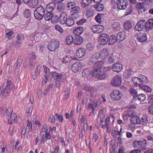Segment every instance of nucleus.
I'll use <instances>...</instances> for the list:
<instances>
[{
	"label": "nucleus",
	"instance_id": "obj_21",
	"mask_svg": "<svg viewBox=\"0 0 153 153\" xmlns=\"http://www.w3.org/2000/svg\"><path fill=\"white\" fill-rule=\"evenodd\" d=\"M131 122L133 124H140L141 123V121L138 116H136L132 117L130 119Z\"/></svg>",
	"mask_w": 153,
	"mask_h": 153
},
{
	"label": "nucleus",
	"instance_id": "obj_40",
	"mask_svg": "<svg viewBox=\"0 0 153 153\" xmlns=\"http://www.w3.org/2000/svg\"><path fill=\"white\" fill-rule=\"evenodd\" d=\"M129 91L131 95H133L134 98L135 99L138 94L137 91L134 88H131L129 89Z\"/></svg>",
	"mask_w": 153,
	"mask_h": 153
},
{
	"label": "nucleus",
	"instance_id": "obj_53",
	"mask_svg": "<svg viewBox=\"0 0 153 153\" xmlns=\"http://www.w3.org/2000/svg\"><path fill=\"white\" fill-rule=\"evenodd\" d=\"M64 93H65V100H67L68 98L69 94L70 93V89L68 88H66L65 91Z\"/></svg>",
	"mask_w": 153,
	"mask_h": 153
},
{
	"label": "nucleus",
	"instance_id": "obj_27",
	"mask_svg": "<svg viewBox=\"0 0 153 153\" xmlns=\"http://www.w3.org/2000/svg\"><path fill=\"white\" fill-rule=\"evenodd\" d=\"M83 41V38L81 36H77L76 37L74 41V44L75 45H80Z\"/></svg>",
	"mask_w": 153,
	"mask_h": 153
},
{
	"label": "nucleus",
	"instance_id": "obj_52",
	"mask_svg": "<svg viewBox=\"0 0 153 153\" xmlns=\"http://www.w3.org/2000/svg\"><path fill=\"white\" fill-rule=\"evenodd\" d=\"M132 9L131 6L129 5L128 6L126 10V15H128L131 14L132 13Z\"/></svg>",
	"mask_w": 153,
	"mask_h": 153
},
{
	"label": "nucleus",
	"instance_id": "obj_19",
	"mask_svg": "<svg viewBox=\"0 0 153 153\" xmlns=\"http://www.w3.org/2000/svg\"><path fill=\"white\" fill-rule=\"evenodd\" d=\"M86 51L84 48H79L76 52V55L78 57L81 58L85 54Z\"/></svg>",
	"mask_w": 153,
	"mask_h": 153
},
{
	"label": "nucleus",
	"instance_id": "obj_31",
	"mask_svg": "<svg viewBox=\"0 0 153 153\" xmlns=\"http://www.w3.org/2000/svg\"><path fill=\"white\" fill-rule=\"evenodd\" d=\"M10 116L11 120L14 122H17L20 119V117L17 116L15 114H11Z\"/></svg>",
	"mask_w": 153,
	"mask_h": 153
},
{
	"label": "nucleus",
	"instance_id": "obj_38",
	"mask_svg": "<svg viewBox=\"0 0 153 153\" xmlns=\"http://www.w3.org/2000/svg\"><path fill=\"white\" fill-rule=\"evenodd\" d=\"M53 86V84L52 83H51L48 85L47 88L43 92V94L45 95H46L47 94L48 92L52 88Z\"/></svg>",
	"mask_w": 153,
	"mask_h": 153
},
{
	"label": "nucleus",
	"instance_id": "obj_5",
	"mask_svg": "<svg viewBox=\"0 0 153 153\" xmlns=\"http://www.w3.org/2000/svg\"><path fill=\"white\" fill-rule=\"evenodd\" d=\"M112 2L115 4L117 8L120 10L125 9L128 5L126 0H112Z\"/></svg>",
	"mask_w": 153,
	"mask_h": 153
},
{
	"label": "nucleus",
	"instance_id": "obj_4",
	"mask_svg": "<svg viewBox=\"0 0 153 153\" xmlns=\"http://www.w3.org/2000/svg\"><path fill=\"white\" fill-rule=\"evenodd\" d=\"M148 21L146 22L145 20H140L137 23L134 27V30L137 31H140L142 30L145 27V30L147 31L148 30L147 28L148 27L149 25V22H148Z\"/></svg>",
	"mask_w": 153,
	"mask_h": 153
},
{
	"label": "nucleus",
	"instance_id": "obj_62",
	"mask_svg": "<svg viewBox=\"0 0 153 153\" xmlns=\"http://www.w3.org/2000/svg\"><path fill=\"white\" fill-rule=\"evenodd\" d=\"M49 121L52 123H53L55 122V117L53 115H51L49 117Z\"/></svg>",
	"mask_w": 153,
	"mask_h": 153
},
{
	"label": "nucleus",
	"instance_id": "obj_26",
	"mask_svg": "<svg viewBox=\"0 0 153 153\" xmlns=\"http://www.w3.org/2000/svg\"><path fill=\"white\" fill-rule=\"evenodd\" d=\"M53 13L52 12H47L46 11L45 13L44 16L45 19L46 21H49L51 19L53 16Z\"/></svg>",
	"mask_w": 153,
	"mask_h": 153
},
{
	"label": "nucleus",
	"instance_id": "obj_49",
	"mask_svg": "<svg viewBox=\"0 0 153 153\" xmlns=\"http://www.w3.org/2000/svg\"><path fill=\"white\" fill-rule=\"evenodd\" d=\"M120 26V24L118 22H114L112 25V28L116 30L119 29Z\"/></svg>",
	"mask_w": 153,
	"mask_h": 153
},
{
	"label": "nucleus",
	"instance_id": "obj_57",
	"mask_svg": "<svg viewBox=\"0 0 153 153\" xmlns=\"http://www.w3.org/2000/svg\"><path fill=\"white\" fill-rule=\"evenodd\" d=\"M61 61L63 63L68 64L69 63V59L67 56L61 59Z\"/></svg>",
	"mask_w": 153,
	"mask_h": 153
},
{
	"label": "nucleus",
	"instance_id": "obj_64",
	"mask_svg": "<svg viewBox=\"0 0 153 153\" xmlns=\"http://www.w3.org/2000/svg\"><path fill=\"white\" fill-rule=\"evenodd\" d=\"M86 20L84 18L80 20L79 21L77 22V24L78 25H81L85 23Z\"/></svg>",
	"mask_w": 153,
	"mask_h": 153
},
{
	"label": "nucleus",
	"instance_id": "obj_24",
	"mask_svg": "<svg viewBox=\"0 0 153 153\" xmlns=\"http://www.w3.org/2000/svg\"><path fill=\"white\" fill-rule=\"evenodd\" d=\"M76 6V3L73 0L69 1L67 4V7L69 10H71Z\"/></svg>",
	"mask_w": 153,
	"mask_h": 153
},
{
	"label": "nucleus",
	"instance_id": "obj_15",
	"mask_svg": "<svg viewBox=\"0 0 153 153\" xmlns=\"http://www.w3.org/2000/svg\"><path fill=\"white\" fill-rule=\"evenodd\" d=\"M126 37V32L124 31H122L119 32L117 34V41L120 42L124 40Z\"/></svg>",
	"mask_w": 153,
	"mask_h": 153
},
{
	"label": "nucleus",
	"instance_id": "obj_18",
	"mask_svg": "<svg viewBox=\"0 0 153 153\" xmlns=\"http://www.w3.org/2000/svg\"><path fill=\"white\" fill-rule=\"evenodd\" d=\"M56 4L53 2L49 3L47 4L45 8L46 11L47 12H52L55 9Z\"/></svg>",
	"mask_w": 153,
	"mask_h": 153
},
{
	"label": "nucleus",
	"instance_id": "obj_42",
	"mask_svg": "<svg viewBox=\"0 0 153 153\" xmlns=\"http://www.w3.org/2000/svg\"><path fill=\"white\" fill-rule=\"evenodd\" d=\"M148 22H149V27H148L149 28H147V29L149 31L153 28V19H149Z\"/></svg>",
	"mask_w": 153,
	"mask_h": 153
},
{
	"label": "nucleus",
	"instance_id": "obj_11",
	"mask_svg": "<svg viewBox=\"0 0 153 153\" xmlns=\"http://www.w3.org/2000/svg\"><path fill=\"white\" fill-rule=\"evenodd\" d=\"M111 96L113 100H117L120 99L121 98L122 94L119 91L115 90L111 94Z\"/></svg>",
	"mask_w": 153,
	"mask_h": 153
},
{
	"label": "nucleus",
	"instance_id": "obj_36",
	"mask_svg": "<svg viewBox=\"0 0 153 153\" xmlns=\"http://www.w3.org/2000/svg\"><path fill=\"white\" fill-rule=\"evenodd\" d=\"M81 11V10L80 7L77 6L71 10V12L72 13H80Z\"/></svg>",
	"mask_w": 153,
	"mask_h": 153
},
{
	"label": "nucleus",
	"instance_id": "obj_45",
	"mask_svg": "<svg viewBox=\"0 0 153 153\" xmlns=\"http://www.w3.org/2000/svg\"><path fill=\"white\" fill-rule=\"evenodd\" d=\"M121 131V128L120 132L116 130H112L111 133L112 135L115 138L117 137V135H120Z\"/></svg>",
	"mask_w": 153,
	"mask_h": 153
},
{
	"label": "nucleus",
	"instance_id": "obj_51",
	"mask_svg": "<svg viewBox=\"0 0 153 153\" xmlns=\"http://www.w3.org/2000/svg\"><path fill=\"white\" fill-rule=\"evenodd\" d=\"M6 32L5 37L7 38H8L10 36H11L13 33V31L9 30H6Z\"/></svg>",
	"mask_w": 153,
	"mask_h": 153
},
{
	"label": "nucleus",
	"instance_id": "obj_13",
	"mask_svg": "<svg viewBox=\"0 0 153 153\" xmlns=\"http://www.w3.org/2000/svg\"><path fill=\"white\" fill-rule=\"evenodd\" d=\"M109 54L107 48H104L101 50L99 53V57L100 58L104 59L108 56Z\"/></svg>",
	"mask_w": 153,
	"mask_h": 153
},
{
	"label": "nucleus",
	"instance_id": "obj_34",
	"mask_svg": "<svg viewBox=\"0 0 153 153\" xmlns=\"http://www.w3.org/2000/svg\"><path fill=\"white\" fill-rule=\"evenodd\" d=\"M140 88L145 91L147 92H150L152 91V89L150 87L143 84L142 85H140Z\"/></svg>",
	"mask_w": 153,
	"mask_h": 153
},
{
	"label": "nucleus",
	"instance_id": "obj_59",
	"mask_svg": "<svg viewBox=\"0 0 153 153\" xmlns=\"http://www.w3.org/2000/svg\"><path fill=\"white\" fill-rule=\"evenodd\" d=\"M54 28L56 30L59 31L60 33L63 32V30L62 28L59 25H56L54 26Z\"/></svg>",
	"mask_w": 153,
	"mask_h": 153
},
{
	"label": "nucleus",
	"instance_id": "obj_30",
	"mask_svg": "<svg viewBox=\"0 0 153 153\" xmlns=\"http://www.w3.org/2000/svg\"><path fill=\"white\" fill-rule=\"evenodd\" d=\"M74 39L73 37L70 36H68L66 38V41L65 43L68 45H70L71 44V43L74 42Z\"/></svg>",
	"mask_w": 153,
	"mask_h": 153
},
{
	"label": "nucleus",
	"instance_id": "obj_3",
	"mask_svg": "<svg viewBox=\"0 0 153 153\" xmlns=\"http://www.w3.org/2000/svg\"><path fill=\"white\" fill-rule=\"evenodd\" d=\"M60 22L62 24H66L68 26H71L74 23V21L72 18H68V15L66 12H62L60 17Z\"/></svg>",
	"mask_w": 153,
	"mask_h": 153
},
{
	"label": "nucleus",
	"instance_id": "obj_50",
	"mask_svg": "<svg viewBox=\"0 0 153 153\" xmlns=\"http://www.w3.org/2000/svg\"><path fill=\"white\" fill-rule=\"evenodd\" d=\"M148 100L149 103L153 105V94H149L148 96Z\"/></svg>",
	"mask_w": 153,
	"mask_h": 153
},
{
	"label": "nucleus",
	"instance_id": "obj_28",
	"mask_svg": "<svg viewBox=\"0 0 153 153\" xmlns=\"http://www.w3.org/2000/svg\"><path fill=\"white\" fill-rule=\"evenodd\" d=\"M117 41V37L114 35H111L109 39V43L110 45H114Z\"/></svg>",
	"mask_w": 153,
	"mask_h": 153
},
{
	"label": "nucleus",
	"instance_id": "obj_9",
	"mask_svg": "<svg viewBox=\"0 0 153 153\" xmlns=\"http://www.w3.org/2000/svg\"><path fill=\"white\" fill-rule=\"evenodd\" d=\"M137 40L140 42H143L147 39L146 33L144 31H142L138 33L137 35Z\"/></svg>",
	"mask_w": 153,
	"mask_h": 153
},
{
	"label": "nucleus",
	"instance_id": "obj_44",
	"mask_svg": "<svg viewBox=\"0 0 153 153\" xmlns=\"http://www.w3.org/2000/svg\"><path fill=\"white\" fill-rule=\"evenodd\" d=\"M12 110L11 108L8 107L7 108L5 111V115L6 116H9L12 114Z\"/></svg>",
	"mask_w": 153,
	"mask_h": 153
},
{
	"label": "nucleus",
	"instance_id": "obj_41",
	"mask_svg": "<svg viewBox=\"0 0 153 153\" xmlns=\"http://www.w3.org/2000/svg\"><path fill=\"white\" fill-rule=\"evenodd\" d=\"M104 6L102 4L100 3H97L96 5L95 6L96 10L98 11H100L103 9Z\"/></svg>",
	"mask_w": 153,
	"mask_h": 153
},
{
	"label": "nucleus",
	"instance_id": "obj_39",
	"mask_svg": "<svg viewBox=\"0 0 153 153\" xmlns=\"http://www.w3.org/2000/svg\"><path fill=\"white\" fill-rule=\"evenodd\" d=\"M90 74V70L88 68L85 69L82 72V76L83 77H87L89 76Z\"/></svg>",
	"mask_w": 153,
	"mask_h": 153
},
{
	"label": "nucleus",
	"instance_id": "obj_60",
	"mask_svg": "<svg viewBox=\"0 0 153 153\" xmlns=\"http://www.w3.org/2000/svg\"><path fill=\"white\" fill-rule=\"evenodd\" d=\"M91 102H92V104L94 107L95 108L100 104V100H97L96 102L94 101H92Z\"/></svg>",
	"mask_w": 153,
	"mask_h": 153
},
{
	"label": "nucleus",
	"instance_id": "obj_46",
	"mask_svg": "<svg viewBox=\"0 0 153 153\" xmlns=\"http://www.w3.org/2000/svg\"><path fill=\"white\" fill-rule=\"evenodd\" d=\"M59 18L58 16H53L51 19V22L53 23H56L59 20Z\"/></svg>",
	"mask_w": 153,
	"mask_h": 153
},
{
	"label": "nucleus",
	"instance_id": "obj_58",
	"mask_svg": "<svg viewBox=\"0 0 153 153\" xmlns=\"http://www.w3.org/2000/svg\"><path fill=\"white\" fill-rule=\"evenodd\" d=\"M128 114L129 116L131 117L136 116V113L132 111H129Z\"/></svg>",
	"mask_w": 153,
	"mask_h": 153
},
{
	"label": "nucleus",
	"instance_id": "obj_1",
	"mask_svg": "<svg viewBox=\"0 0 153 153\" xmlns=\"http://www.w3.org/2000/svg\"><path fill=\"white\" fill-rule=\"evenodd\" d=\"M104 65V62L103 61H100L95 63L94 66V70L91 72L93 77L98 78L100 80L105 79L106 74L102 71Z\"/></svg>",
	"mask_w": 153,
	"mask_h": 153
},
{
	"label": "nucleus",
	"instance_id": "obj_29",
	"mask_svg": "<svg viewBox=\"0 0 153 153\" xmlns=\"http://www.w3.org/2000/svg\"><path fill=\"white\" fill-rule=\"evenodd\" d=\"M135 99H137L140 101L143 102L146 99V96L144 94H137Z\"/></svg>",
	"mask_w": 153,
	"mask_h": 153
},
{
	"label": "nucleus",
	"instance_id": "obj_23",
	"mask_svg": "<svg viewBox=\"0 0 153 153\" xmlns=\"http://www.w3.org/2000/svg\"><path fill=\"white\" fill-rule=\"evenodd\" d=\"M134 25L132 22L129 21H126L124 23L123 26L125 29L128 30L133 27Z\"/></svg>",
	"mask_w": 153,
	"mask_h": 153
},
{
	"label": "nucleus",
	"instance_id": "obj_12",
	"mask_svg": "<svg viewBox=\"0 0 153 153\" xmlns=\"http://www.w3.org/2000/svg\"><path fill=\"white\" fill-rule=\"evenodd\" d=\"M104 27L100 25H94L92 27V30L95 33H100L102 32L104 30Z\"/></svg>",
	"mask_w": 153,
	"mask_h": 153
},
{
	"label": "nucleus",
	"instance_id": "obj_37",
	"mask_svg": "<svg viewBox=\"0 0 153 153\" xmlns=\"http://www.w3.org/2000/svg\"><path fill=\"white\" fill-rule=\"evenodd\" d=\"M94 13V10L92 9H89L87 10L85 15L87 18H88L92 16Z\"/></svg>",
	"mask_w": 153,
	"mask_h": 153
},
{
	"label": "nucleus",
	"instance_id": "obj_54",
	"mask_svg": "<svg viewBox=\"0 0 153 153\" xmlns=\"http://www.w3.org/2000/svg\"><path fill=\"white\" fill-rule=\"evenodd\" d=\"M33 108L31 106H30L27 110L25 113V114L27 116H30L32 111Z\"/></svg>",
	"mask_w": 153,
	"mask_h": 153
},
{
	"label": "nucleus",
	"instance_id": "obj_10",
	"mask_svg": "<svg viewBox=\"0 0 153 153\" xmlns=\"http://www.w3.org/2000/svg\"><path fill=\"white\" fill-rule=\"evenodd\" d=\"M82 63L81 62H75L72 65L71 70L73 72L76 73L82 68Z\"/></svg>",
	"mask_w": 153,
	"mask_h": 153
},
{
	"label": "nucleus",
	"instance_id": "obj_61",
	"mask_svg": "<svg viewBox=\"0 0 153 153\" xmlns=\"http://www.w3.org/2000/svg\"><path fill=\"white\" fill-rule=\"evenodd\" d=\"M140 141L135 140L133 143V146L134 147H140Z\"/></svg>",
	"mask_w": 153,
	"mask_h": 153
},
{
	"label": "nucleus",
	"instance_id": "obj_2",
	"mask_svg": "<svg viewBox=\"0 0 153 153\" xmlns=\"http://www.w3.org/2000/svg\"><path fill=\"white\" fill-rule=\"evenodd\" d=\"M104 65V62L103 61H100L95 63L94 66V70L91 72L93 77L98 78L100 80L105 79L106 74L102 71Z\"/></svg>",
	"mask_w": 153,
	"mask_h": 153
},
{
	"label": "nucleus",
	"instance_id": "obj_22",
	"mask_svg": "<svg viewBox=\"0 0 153 153\" xmlns=\"http://www.w3.org/2000/svg\"><path fill=\"white\" fill-rule=\"evenodd\" d=\"M83 29L82 27H78L76 28L74 31V34L77 36L79 35L83 32Z\"/></svg>",
	"mask_w": 153,
	"mask_h": 153
},
{
	"label": "nucleus",
	"instance_id": "obj_43",
	"mask_svg": "<svg viewBox=\"0 0 153 153\" xmlns=\"http://www.w3.org/2000/svg\"><path fill=\"white\" fill-rule=\"evenodd\" d=\"M117 60V57L116 56H114L113 55H111V56L108 59L109 62L110 63H112Z\"/></svg>",
	"mask_w": 153,
	"mask_h": 153
},
{
	"label": "nucleus",
	"instance_id": "obj_55",
	"mask_svg": "<svg viewBox=\"0 0 153 153\" xmlns=\"http://www.w3.org/2000/svg\"><path fill=\"white\" fill-rule=\"evenodd\" d=\"M55 116L56 117V120L62 123L63 121V117L62 116L59 115L58 114H55Z\"/></svg>",
	"mask_w": 153,
	"mask_h": 153
},
{
	"label": "nucleus",
	"instance_id": "obj_8",
	"mask_svg": "<svg viewBox=\"0 0 153 153\" xmlns=\"http://www.w3.org/2000/svg\"><path fill=\"white\" fill-rule=\"evenodd\" d=\"M59 43L56 41H52L49 43L47 47L49 50L53 51L55 50L59 47Z\"/></svg>",
	"mask_w": 153,
	"mask_h": 153
},
{
	"label": "nucleus",
	"instance_id": "obj_20",
	"mask_svg": "<svg viewBox=\"0 0 153 153\" xmlns=\"http://www.w3.org/2000/svg\"><path fill=\"white\" fill-rule=\"evenodd\" d=\"M147 142V140L145 139L142 140H140V146L139 147L141 148V150H144L146 149V147L148 144Z\"/></svg>",
	"mask_w": 153,
	"mask_h": 153
},
{
	"label": "nucleus",
	"instance_id": "obj_32",
	"mask_svg": "<svg viewBox=\"0 0 153 153\" xmlns=\"http://www.w3.org/2000/svg\"><path fill=\"white\" fill-rule=\"evenodd\" d=\"M103 16L102 14H98L95 17V19L96 22L101 23L102 22Z\"/></svg>",
	"mask_w": 153,
	"mask_h": 153
},
{
	"label": "nucleus",
	"instance_id": "obj_33",
	"mask_svg": "<svg viewBox=\"0 0 153 153\" xmlns=\"http://www.w3.org/2000/svg\"><path fill=\"white\" fill-rule=\"evenodd\" d=\"M82 5L84 8L88 7V5L92 2V0H82Z\"/></svg>",
	"mask_w": 153,
	"mask_h": 153
},
{
	"label": "nucleus",
	"instance_id": "obj_47",
	"mask_svg": "<svg viewBox=\"0 0 153 153\" xmlns=\"http://www.w3.org/2000/svg\"><path fill=\"white\" fill-rule=\"evenodd\" d=\"M38 10V12H39L41 13L43 15H44L45 13L44 8L42 6L36 8Z\"/></svg>",
	"mask_w": 153,
	"mask_h": 153
},
{
	"label": "nucleus",
	"instance_id": "obj_48",
	"mask_svg": "<svg viewBox=\"0 0 153 153\" xmlns=\"http://www.w3.org/2000/svg\"><path fill=\"white\" fill-rule=\"evenodd\" d=\"M24 16L26 18H28L30 15V10L28 9H25L23 13Z\"/></svg>",
	"mask_w": 153,
	"mask_h": 153
},
{
	"label": "nucleus",
	"instance_id": "obj_25",
	"mask_svg": "<svg viewBox=\"0 0 153 153\" xmlns=\"http://www.w3.org/2000/svg\"><path fill=\"white\" fill-rule=\"evenodd\" d=\"M38 10L37 9H35L34 12V17L36 19H42L44 16V15H43L41 13L39 12H38Z\"/></svg>",
	"mask_w": 153,
	"mask_h": 153
},
{
	"label": "nucleus",
	"instance_id": "obj_56",
	"mask_svg": "<svg viewBox=\"0 0 153 153\" xmlns=\"http://www.w3.org/2000/svg\"><path fill=\"white\" fill-rule=\"evenodd\" d=\"M22 62V59L20 57H18L17 61L16 67L17 68H19L21 63Z\"/></svg>",
	"mask_w": 153,
	"mask_h": 153
},
{
	"label": "nucleus",
	"instance_id": "obj_6",
	"mask_svg": "<svg viewBox=\"0 0 153 153\" xmlns=\"http://www.w3.org/2000/svg\"><path fill=\"white\" fill-rule=\"evenodd\" d=\"M98 39L99 43L101 45H104L108 41L109 36L106 34L103 33L100 35Z\"/></svg>",
	"mask_w": 153,
	"mask_h": 153
},
{
	"label": "nucleus",
	"instance_id": "obj_7",
	"mask_svg": "<svg viewBox=\"0 0 153 153\" xmlns=\"http://www.w3.org/2000/svg\"><path fill=\"white\" fill-rule=\"evenodd\" d=\"M122 82V78L121 76L117 75L114 76L111 80V84L114 86H119Z\"/></svg>",
	"mask_w": 153,
	"mask_h": 153
},
{
	"label": "nucleus",
	"instance_id": "obj_35",
	"mask_svg": "<svg viewBox=\"0 0 153 153\" xmlns=\"http://www.w3.org/2000/svg\"><path fill=\"white\" fill-rule=\"evenodd\" d=\"M57 10L59 12H62L65 9V4L63 3L59 4L57 6Z\"/></svg>",
	"mask_w": 153,
	"mask_h": 153
},
{
	"label": "nucleus",
	"instance_id": "obj_14",
	"mask_svg": "<svg viewBox=\"0 0 153 153\" xmlns=\"http://www.w3.org/2000/svg\"><path fill=\"white\" fill-rule=\"evenodd\" d=\"M123 65L120 63H116L112 66V70L115 72H119L123 69Z\"/></svg>",
	"mask_w": 153,
	"mask_h": 153
},
{
	"label": "nucleus",
	"instance_id": "obj_16",
	"mask_svg": "<svg viewBox=\"0 0 153 153\" xmlns=\"http://www.w3.org/2000/svg\"><path fill=\"white\" fill-rule=\"evenodd\" d=\"M131 81L133 82L134 85H138L140 88V85L143 84V81L141 79L137 77H134L132 78Z\"/></svg>",
	"mask_w": 153,
	"mask_h": 153
},
{
	"label": "nucleus",
	"instance_id": "obj_17",
	"mask_svg": "<svg viewBox=\"0 0 153 153\" xmlns=\"http://www.w3.org/2000/svg\"><path fill=\"white\" fill-rule=\"evenodd\" d=\"M50 74L55 80V81H60L62 78V76L60 74L54 72H52Z\"/></svg>",
	"mask_w": 153,
	"mask_h": 153
},
{
	"label": "nucleus",
	"instance_id": "obj_63",
	"mask_svg": "<svg viewBox=\"0 0 153 153\" xmlns=\"http://www.w3.org/2000/svg\"><path fill=\"white\" fill-rule=\"evenodd\" d=\"M41 68V67L40 65H37L36 66V69L35 70L34 73L36 74H38L39 75L40 70Z\"/></svg>",
	"mask_w": 153,
	"mask_h": 153
}]
</instances>
